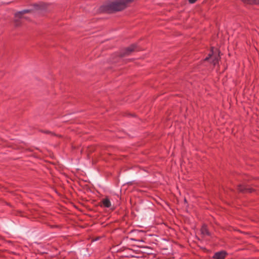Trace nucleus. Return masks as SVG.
I'll use <instances>...</instances> for the list:
<instances>
[{
    "instance_id": "f257e3e1",
    "label": "nucleus",
    "mask_w": 259,
    "mask_h": 259,
    "mask_svg": "<svg viewBox=\"0 0 259 259\" xmlns=\"http://www.w3.org/2000/svg\"><path fill=\"white\" fill-rule=\"evenodd\" d=\"M33 11L32 9H26L23 11L17 12L15 14V16L16 18L15 20V23L16 25H19L18 19L21 18L27 19V17H25L24 15L26 14L30 13Z\"/></svg>"
},
{
    "instance_id": "1a4fd4ad",
    "label": "nucleus",
    "mask_w": 259,
    "mask_h": 259,
    "mask_svg": "<svg viewBox=\"0 0 259 259\" xmlns=\"http://www.w3.org/2000/svg\"><path fill=\"white\" fill-rule=\"evenodd\" d=\"M242 1L246 4H259V0H242Z\"/></svg>"
},
{
    "instance_id": "39448f33",
    "label": "nucleus",
    "mask_w": 259,
    "mask_h": 259,
    "mask_svg": "<svg viewBox=\"0 0 259 259\" xmlns=\"http://www.w3.org/2000/svg\"><path fill=\"white\" fill-rule=\"evenodd\" d=\"M34 9L36 10H45L47 8V5L43 3L34 5Z\"/></svg>"
},
{
    "instance_id": "20e7f679",
    "label": "nucleus",
    "mask_w": 259,
    "mask_h": 259,
    "mask_svg": "<svg viewBox=\"0 0 259 259\" xmlns=\"http://www.w3.org/2000/svg\"><path fill=\"white\" fill-rule=\"evenodd\" d=\"M226 254L225 251L218 252L214 254L213 258L214 259H224Z\"/></svg>"
},
{
    "instance_id": "9b49d317",
    "label": "nucleus",
    "mask_w": 259,
    "mask_h": 259,
    "mask_svg": "<svg viewBox=\"0 0 259 259\" xmlns=\"http://www.w3.org/2000/svg\"><path fill=\"white\" fill-rule=\"evenodd\" d=\"M208 59V58H207V57L206 58V59H205L206 60H207Z\"/></svg>"
},
{
    "instance_id": "9d476101",
    "label": "nucleus",
    "mask_w": 259,
    "mask_h": 259,
    "mask_svg": "<svg viewBox=\"0 0 259 259\" xmlns=\"http://www.w3.org/2000/svg\"><path fill=\"white\" fill-rule=\"evenodd\" d=\"M197 0H189V2L191 4L194 3Z\"/></svg>"
},
{
    "instance_id": "f03ea898",
    "label": "nucleus",
    "mask_w": 259,
    "mask_h": 259,
    "mask_svg": "<svg viewBox=\"0 0 259 259\" xmlns=\"http://www.w3.org/2000/svg\"><path fill=\"white\" fill-rule=\"evenodd\" d=\"M217 49H212L211 54L209 55V57H211L212 60V63L214 65H215L218 62L219 60V52H218Z\"/></svg>"
},
{
    "instance_id": "423d86ee",
    "label": "nucleus",
    "mask_w": 259,
    "mask_h": 259,
    "mask_svg": "<svg viewBox=\"0 0 259 259\" xmlns=\"http://www.w3.org/2000/svg\"><path fill=\"white\" fill-rule=\"evenodd\" d=\"M102 204L106 207H110L111 206L109 199L107 198L103 199L102 200Z\"/></svg>"
},
{
    "instance_id": "7ed1b4c3",
    "label": "nucleus",
    "mask_w": 259,
    "mask_h": 259,
    "mask_svg": "<svg viewBox=\"0 0 259 259\" xmlns=\"http://www.w3.org/2000/svg\"><path fill=\"white\" fill-rule=\"evenodd\" d=\"M135 46L132 45L130 47L126 48L123 52L121 54V56H124L126 55H129L132 52L135 51Z\"/></svg>"
},
{
    "instance_id": "0eeeda50",
    "label": "nucleus",
    "mask_w": 259,
    "mask_h": 259,
    "mask_svg": "<svg viewBox=\"0 0 259 259\" xmlns=\"http://www.w3.org/2000/svg\"><path fill=\"white\" fill-rule=\"evenodd\" d=\"M201 233L203 236L209 235V233L207 230V227L205 225L202 227L201 229Z\"/></svg>"
},
{
    "instance_id": "6e6552de",
    "label": "nucleus",
    "mask_w": 259,
    "mask_h": 259,
    "mask_svg": "<svg viewBox=\"0 0 259 259\" xmlns=\"http://www.w3.org/2000/svg\"><path fill=\"white\" fill-rule=\"evenodd\" d=\"M239 190L241 192H244L246 191L249 192H251L252 191V189L246 188L243 186H240L239 187Z\"/></svg>"
}]
</instances>
